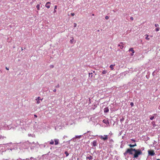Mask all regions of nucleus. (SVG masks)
<instances>
[{"instance_id":"473e14b6","label":"nucleus","mask_w":160,"mask_h":160,"mask_svg":"<svg viewBox=\"0 0 160 160\" xmlns=\"http://www.w3.org/2000/svg\"><path fill=\"white\" fill-rule=\"evenodd\" d=\"M50 67L51 68H53L54 67V66L53 65H51L50 66Z\"/></svg>"},{"instance_id":"72a5a7b5","label":"nucleus","mask_w":160,"mask_h":160,"mask_svg":"<svg viewBox=\"0 0 160 160\" xmlns=\"http://www.w3.org/2000/svg\"><path fill=\"white\" fill-rule=\"evenodd\" d=\"M130 19L132 20H133V18L132 17H130Z\"/></svg>"},{"instance_id":"7ed1b4c3","label":"nucleus","mask_w":160,"mask_h":160,"mask_svg":"<svg viewBox=\"0 0 160 160\" xmlns=\"http://www.w3.org/2000/svg\"><path fill=\"white\" fill-rule=\"evenodd\" d=\"M148 154L152 156H154L155 155L154 151L153 150H148Z\"/></svg>"},{"instance_id":"7c9ffc66","label":"nucleus","mask_w":160,"mask_h":160,"mask_svg":"<svg viewBox=\"0 0 160 160\" xmlns=\"http://www.w3.org/2000/svg\"><path fill=\"white\" fill-rule=\"evenodd\" d=\"M131 140L132 141H133L134 142H135V139H131Z\"/></svg>"},{"instance_id":"9d476101","label":"nucleus","mask_w":160,"mask_h":160,"mask_svg":"<svg viewBox=\"0 0 160 160\" xmlns=\"http://www.w3.org/2000/svg\"><path fill=\"white\" fill-rule=\"evenodd\" d=\"M103 122L105 124L108 123V124H109L108 121L107 120L104 119L103 120Z\"/></svg>"},{"instance_id":"f8f14e48","label":"nucleus","mask_w":160,"mask_h":160,"mask_svg":"<svg viewBox=\"0 0 160 160\" xmlns=\"http://www.w3.org/2000/svg\"><path fill=\"white\" fill-rule=\"evenodd\" d=\"M86 159H89V160H90L92 159V157L90 155L89 156L87 157H86Z\"/></svg>"},{"instance_id":"20e7f679","label":"nucleus","mask_w":160,"mask_h":160,"mask_svg":"<svg viewBox=\"0 0 160 160\" xmlns=\"http://www.w3.org/2000/svg\"><path fill=\"white\" fill-rule=\"evenodd\" d=\"M51 3L50 2H48L46 3L45 6L48 9L50 8V7Z\"/></svg>"},{"instance_id":"ddd939ff","label":"nucleus","mask_w":160,"mask_h":160,"mask_svg":"<svg viewBox=\"0 0 160 160\" xmlns=\"http://www.w3.org/2000/svg\"><path fill=\"white\" fill-rule=\"evenodd\" d=\"M109 111V109L108 108H106L104 109V112H107Z\"/></svg>"},{"instance_id":"e433bc0d","label":"nucleus","mask_w":160,"mask_h":160,"mask_svg":"<svg viewBox=\"0 0 160 160\" xmlns=\"http://www.w3.org/2000/svg\"><path fill=\"white\" fill-rule=\"evenodd\" d=\"M6 70H9V68H8L7 67H6Z\"/></svg>"},{"instance_id":"6ab92c4d","label":"nucleus","mask_w":160,"mask_h":160,"mask_svg":"<svg viewBox=\"0 0 160 160\" xmlns=\"http://www.w3.org/2000/svg\"><path fill=\"white\" fill-rule=\"evenodd\" d=\"M65 154L66 155V157L68 156L69 155V153L67 151H65Z\"/></svg>"},{"instance_id":"f03ea898","label":"nucleus","mask_w":160,"mask_h":160,"mask_svg":"<svg viewBox=\"0 0 160 160\" xmlns=\"http://www.w3.org/2000/svg\"><path fill=\"white\" fill-rule=\"evenodd\" d=\"M100 138L104 140H105L108 139V137L107 135H104V136L102 135L99 136Z\"/></svg>"},{"instance_id":"4c0bfd02","label":"nucleus","mask_w":160,"mask_h":160,"mask_svg":"<svg viewBox=\"0 0 160 160\" xmlns=\"http://www.w3.org/2000/svg\"><path fill=\"white\" fill-rule=\"evenodd\" d=\"M56 87V88H59V85H58Z\"/></svg>"},{"instance_id":"bb28decb","label":"nucleus","mask_w":160,"mask_h":160,"mask_svg":"<svg viewBox=\"0 0 160 160\" xmlns=\"http://www.w3.org/2000/svg\"><path fill=\"white\" fill-rule=\"evenodd\" d=\"M105 18L106 19L108 20L109 18V17L108 16H106L105 17Z\"/></svg>"},{"instance_id":"2f4dec72","label":"nucleus","mask_w":160,"mask_h":160,"mask_svg":"<svg viewBox=\"0 0 160 160\" xmlns=\"http://www.w3.org/2000/svg\"><path fill=\"white\" fill-rule=\"evenodd\" d=\"M130 105L131 106H133V102H131L130 103Z\"/></svg>"},{"instance_id":"58836bf2","label":"nucleus","mask_w":160,"mask_h":160,"mask_svg":"<svg viewBox=\"0 0 160 160\" xmlns=\"http://www.w3.org/2000/svg\"><path fill=\"white\" fill-rule=\"evenodd\" d=\"M92 74V73H89V75H90V74Z\"/></svg>"},{"instance_id":"f257e3e1","label":"nucleus","mask_w":160,"mask_h":160,"mask_svg":"<svg viewBox=\"0 0 160 160\" xmlns=\"http://www.w3.org/2000/svg\"><path fill=\"white\" fill-rule=\"evenodd\" d=\"M128 153L130 155L133 154V158H137L139 156L142 154V152L140 149H136L135 148H131L127 149L125 152L124 153V154L125 156H126Z\"/></svg>"},{"instance_id":"c85d7f7f","label":"nucleus","mask_w":160,"mask_h":160,"mask_svg":"<svg viewBox=\"0 0 160 160\" xmlns=\"http://www.w3.org/2000/svg\"><path fill=\"white\" fill-rule=\"evenodd\" d=\"M37 101V103L38 104H39L40 103V101H39V100H36Z\"/></svg>"},{"instance_id":"393cba45","label":"nucleus","mask_w":160,"mask_h":160,"mask_svg":"<svg viewBox=\"0 0 160 160\" xmlns=\"http://www.w3.org/2000/svg\"><path fill=\"white\" fill-rule=\"evenodd\" d=\"M124 118H122L120 119V121L121 122H122V121H124Z\"/></svg>"},{"instance_id":"412c9836","label":"nucleus","mask_w":160,"mask_h":160,"mask_svg":"<svg viewBox=\"0 0 160 160\" xmlns=\"http://www.w3.org/2000/svg\"><path fill=\"white\" fill-rule=\"evenodd\" d=\"M81 137V136H76L75 137V138H80Z\"/></svg>"},{"instance_id":"0eeeda50","label":"nucleus","mask_w":160,"mask_h":160,"mask_svg":"<svg viewBox=\"0 0 160 160\" xmlns=\"http://www.w3.org/2000/svg\"><path fill=\"white\" fill-rule=\"evenodd\" d=\"M129 51H131V52H132V53H133V54H131V56H132V55H133V54L134 53V50H133V48H130L129 49Z\"/></svg>"},{"instance_id":"c9c22d12","label":"nucleus","mask_w":160,"mask_h":160,"mask_svg":"<svg viewBox=\"0 0 160 160\" xmlns=\"http://www.w3.org/2000/svg\"><path fill=\"white\" fill-rule=\"evenodd\" d=\"M34 117L35 118H37V116L36 115V114H34Z\"/></svg>"},{"instance_id":"79ce46f5","label":"nucleus","mask_w":160,"mask_h":160,"mask_svg":"<svg viewBox=\"0 0 160 160\" xmlns=\"http://www.w3.org/2000/svg\"><path fill=\"white\" fill-rule=\"evenodd\" d=\"M92 15L93 16H94V14H92Z\"/></svg>"},{"instance_id":"c756f323","label":"nucleus","mask_w":160,"mask_h":160,"mask_svg":"<svg viewBox=\"0 0 160 160\" xmlns=\"http://www.w3.org/2000/svg\"><path fill=\"white\" fill-rule=\"evenodd\" d=\"M71 15L72 16H74L75 15V14L74 13H71Z\"/></svg>"},{"instance_id":"423d86ee","label":"nucleus","mask_w":160,"mask_h":160,"mask_svg":"<svg viewBox=\"0 0 160 160\" xmlns=\"http://www.w3.org/2000/svg\"><path fill=\"white\" fill-rule=\"evenodd\" d=\"M120 44H121L122 45H120V44H119L118 45V46L120 47V48L122 49L124 47L123 44L122 42H120Z\"/></svg>"},{"instance_id":"1a4fd4ad","label":"nucleus","mask_w":160,"mask_h":160,"mask_svg":"<svg viewBox=\"0 0 160 160\" xmlns=\"http://www.w3.org/2000/svg\"><path fill=\"white\" fill-rule=\"evenodd\" d=\"M92 144H93V146H97V141H94L93 142H92Z\"/></svg>"},{"instance_id":"cd10ccee","label":"nucleus","mask_w":160,"mask_h":160,"mask_svg":"<svg viewBox=\"0 0 160 160\" xmlns=\"http://www.w3.org/2000/svg\"><path fill=\"white\" fill-rule=\"evenodd\" d=\"M155 27H157L158 26H159V25H158V24H155Z\"/></svg>"},{"instance_id":"a19ab883","label":"nucleus","mask_w":160,"mask_h":160,"mask_svg":"<svg viewBox=\"0 0 160 160\" xmlns=\"http://www.w3.org/2000/svg\"><path fill=\"white\" fill-rule=\"evenodd\" d=\"M153 115H156V114H154Z\"/></svg>"},{"instance_id":"f3484780","label":"nucleus","mask_w":160,"mask_h":160,"mask_svg":"<svg viewBox=\"0 0 160 160\" xmlns=\"http://www.w3.org/2000/svg\"><path fill=\"white\" fill-rule=\"evenodd\" d=\"M57 9V6H55V7H54V12H53L54 13L56 12V10Z\"/></svg>"},{"instance_id":"39448f33","label":"nucleus","mask_w":160,"mask_h":160,"mask_svg":"<svg viewBox=\"0 0 160 160\" xmlns=\"http://www.w3.org/2000/svg\"><path fill=\"white\" fill-rule=\"evenodd\" d=\"M54 141L55 142V145H57L59 143V140L58 139H54Z\"/></svg>"},{"instance_id":"5701e85b","label":"nucleus","mask_w":160,"mask_h":160,"mask_svg":"<svg viewBox=\"0 0 160 160\" xmlns=\"http://www.w3.org/2000/svg\"><path fill=\"white\" fill-rule=\"evenodd\" d=\"M155 30L156 31L158 32L159 30V28H157Z\"/></svg>"},{"instance_id":"dca6fc26","label":"nucleus","mask_w":160,"mask_h":160,"mask_svg":"<svg viewBox=\"0 0 160 160\" xmlns=\"http://www.w3.org/2000/svg\"><path fill=\"white\" fill-rule=\"evenodd\" d=\"M107 72L106 70H104L102 72V74H105L107 73Z\"/></svg>"},{"instance_id":"37998d69","label":"nucleus","mask_w":160,"mask_h":160,"mask_svg":"<svg viewBox=\"0 0 160 160\" xmlns=\"http://www.w3.org/2000/svg\"><path fill=\"white\" fill-rule=\"evenodd\" d=\"M22 50H23V49L22 48Z\"/></svg>"},{"instance_id":"a878e982","label":"nucleus","mask_w":160,"mask_h":160,"mask_svg":"<svg viewBox=\"0 0 160 160\" xmlns=\"http://www.w3.org/2000/svg\"><path fill=\"white\" fill-rule=\"evenodd\" d=\"M73 25H74V27H76V26H77V24H76V23H74V24H73Z\"/></svg>"},{"instance_id":"4be33fe9","label":"nucleus","mask_w":160,"mask_h":160,"mask_svg":"<svg viewBox=\"0 0 160 160\" xmlns=\"http://www.w3.org/2000/svg\"><path fill=\"white\" fill-rule=\"evenodd\" d=\"M42 99H43V98H42V99H41V100H42ZM41 100V99H40V97H38V98H37V99H36V100Z\"/></svg>"},{"instance_id":"2eb2a0df","label":"nucleus","mask_w":160,"mask_h":160,"mask_svg":"<svg viewBox=\"0 0 160 160\" xmlns=\"http://www.w3.org/2000/svg\"><path fill=\"white\" fill-rule=\"evenodd\" d=\"M49 144L51 145H53L54 144V142L53 140H51L49 142Z\"/></svg>"},{"instance_id":"ea45409f","label":"nucleus","mask_w":160,"mask_h":160,"mask_svg":"<svg viewBox=\"0 0 160 160\" xmlns=\"http://www.w3.org/2000/svg\"><path fill=\"white\" fill-rule=\"evenodd\" d=\"M157 160H160V159H157Z\"/></svg>"},{"instance_id":"9b49d317","label":"nucleus","mask_w":160,"mask_h":160,"mask_svg":"<svg viewBox=\"0 0 160 160\" xmlns=\"http://www.w3.org/2000/svg\"><path fill=\"white\" fill-rule=\"evenodd\" d=\"M115 64H111L110 65V68H111V70H113L114 69V66H115Z\"/></svg>"},{"instance_id":"f704fd0d","label":"nucleus","mask_w":160,"mask_h":160,"mask_svg":"<svg viewBox=\"0 0 160 160\" xmlns=\"http://www.w3.org/2000/svg\"><path fill=\"white\" fill-rule=\"evenodd\" d=\"M56 91V89H54L53 90V91L54 92H55Z\"/></svg>"},{"instance_id":"a211bd4d","label":"nucleus","mask_w":160,"mask_h":160,"mask_svg":"<svg viewBox=\"0 0 160 160\" xmlns=\"http://www.w3.org/2000/svg\"><path fill=\"white\" fill-rule=\"evenodd\" d=\"M147 36L145 38V39H146V40H149L150 39V38H148V36H149L148 35H146Z\"/></svg>"},{"instance_id":"4468645a","label":"nucleus","mask_w":160,"mask_h":160,"mask_svg":"<svg viewBox=\"0 0 160 160\" xmlns=\"http://www.w3.org/2000/svg\"><path fill=\"white\" fill-rule=\"evenodd\" d=\"M36 8L38 10H40V4H38L36 6Z\"/></svg>"},{"instance_id":"aec40b11","label":"nucleus","mask_w":160,"mask_h":160,"mask_svg":"<svg viewBox=\"0 0 160 160\" xmlns=\"http://www.w3.org/2000/svg\"><path fill=\"white\" fill-rule=\"evenodd\" d=\"M73 41H74V39H73V38H72V39L71 40H70V42L71 43H73Z\"/></svg>"},{"instance_id":"b1692460","label":"nucleus","mask_w":160,"mask_h":160,"mask_svg":"<svg viewBox=\"0 0 160 160\" xmlns=\"http://www.w3.org/2000/svg\"><path fill=\"white\" fill-rule=\"evenodd\" d=\"M154 118V116H152L150 118V119L151 120H153Z\"/></svg>"},{"instance_id":"6e6552de","label":"nucleus","mask_w":160,"mask_h":160,"mask_svg":"<svg viewBox=\"0 0 160 160\" xmlns=\"http://www.w3.org/2000/svg\"><path fill=\"white\" fill-rule=\"evenodd\" d=\"M137 144L135 143L134 144H129L128 145V146L130 147V148H133V147H134L135 146H137Z\"/></svg>"}]
</instances>
